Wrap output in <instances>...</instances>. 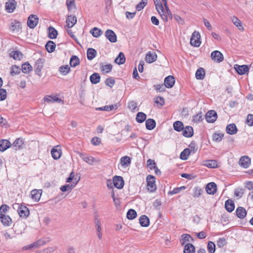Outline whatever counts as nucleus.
<instances>
[{
    "label": "nucleus",
    "instance_id": "obj_1",
    "mask_svg": "<svg viewBox=\"0 0 253 253\" xmlns=\"http://www.w3.org/2000/svg\"><path fill=\"white\" fill-rule=\"evenodd\" d=\"M13 206L14 207V208H17V211L20 217L26 218L29 215V210L25 206L20 205L19 204H15Z\"/></svg>",
    "mask_w": 253,
    "mask_h": 253
},
{
    "label": "nucleus",
    "instance_id": "obj_2",
    "mask_svg": "<svg viewBox=\"0 0 253 253\" xmlns=\"http://www.w3.org/2000/svg\"><path fill=\"white\" fill-rule=\"evenodd\" d=\"M147 189L150 192H154L156 190L155 178L154 176L149 175L147 178Z\"/></svg>",
    "mask_w": 253,
    "mask_h": 253
},
{
    "label": "nucleus",
    "instance_id": "obj_3",
    "mask_svg": "<svg viewBox=\"0 0 253 253\" xmlns=\"http://www.w3.org/2000/svg\"><path fill=\"white\" fill-rule=\"evenodd\" d=\"M200 35L199 32L194 31L190 38V44L195 47H199L200 45Z\"/></svg>",
    "mask_w": 253,
    "mask_h": 253
},
{
    "label": "nucleus",
    "instance_id": "obj_4",
    "mask_svg": "<svg viewBox=\"0 0 253 253\" xmlns=\"http://www.w3.org/2000/svg\"><path fill=\"white\" fill-rule=\"evenodd\" d=\"M156 8L164 20H167V16L164 14L165 9L160 0H154Z\"/></svg>",
    "mask_w": 253,
    "mask_h": 253
},
{
    "label": "nucleus",
    "instance_id": "obj_5",
    "mask_svg": "<svg viewBox=\"0 0 253 253\" xmlns=\"http://www.w3.org/2000/svg\"><path fill=\"white\" fill-rule=\"evenodd\" d=\"M78 154L82 159L89 165H93L95 162H98V160H96L92 156L82 153H79Z\"/></svg>",
    "mask_w": 253,
    "mask_h": 253
},
{
    "label": "nucleus",
    "instance_id": "obj_6",
    "mask_svg": "<svg viewBox=\"0 0 253 253\" xmlns=\"http://www.w3.org/2000/svg\"><path fill=\"white\" fill-rule=\"evenodd\" d=\"M39 22V18L36 15L31 14L28 17L27 25L31 29H34L36 27Z\"/></svg>",
    "mask_w": 253,
    "mask_h": 253
},
{
    "label": "nucleus",
    "instance_id": "obj_7",
    "mask_svg": "<svg viewBox=\"0 0 253 253\" xmlns=\"http://www.w3.org/2000/svg\"><path fill=\"white\" fill-rule=\"evenodd\" d=\"M114 185L118 189H122L124 185V181L123 178L120 176H114L113 178Z\"/></svg>",
    "mask_w": 253,
    "mask_h": 253
},
{
    "label": "nucleus",
    "instance_id": "obj_8",
    "mask_svg": "<svg viewBox=\"0 0 253 253\" xmlns=\"http://www.w3.org/2000/svg\"><path fill=\"white\" fill-rule=\"evenodd\" d=\"M16 6L17 2L15 0H8L5 3V10L8 13H12Z\"/></svg>",
    "mask_w": 253,
    "mask_h": 253
},
{
    "label": "nucleus",
    "instance_id": "obj_9",
    "mask_svg": "<svg viewBox=\"0 0 253 253\" xmlns=\"http://www.w3.org/2000/svg\"><path fill=\"white\" fill-rule=\"evenodd\" d=\"M205 118L208 123H213L216 120L217 115L215 111L211 110L207 113Z\"/></svg>",
    "mask_w": 253,
    "mask_h": 253
},
{
    "label": "nucleus",
    "instance_id": "obj_10",
    "mask_svg": "<svg viewBox=\"0 0 253 253\" xmlns=\"http://www.w3.org/2000/svg\"><path fill=\"white\" fill-rule=\"evenodd\" d=\"M211 59L217 62H220L223 60V54L218 50H215L211 52Z\"/></svg>",
    "mask_w": 253,
    "mask_h": 253
},
{
    "label": "nucleus",
    "instance_id": "obj_11",
    "mask_svg": "<svg viewBox=\"0 0 253 253\" xmlns=\"http://www.w3.org/2000/svg\"><path fill=\"white\" fill-rule=\"evenodd\" d=\"M234 69L238 74L240 75H244L249 71V68L246 65H239L235 64L234 65Z\"/></svg>",
    "mask_w": 253,
    "mask_h": 253
},
{
    "label": "nucleus",
    "instance_id": "obj_12",
    "mask_svg": "<svg viewBox=\"0 0 253 253\" xmlns=\"http://www.w3.org/2000/svg\"><path fill=\"white\" fill-rule=\"evenodd\" d=\"M239 163L244 168H248L251 164V159L247 156L241 157L239 160Z\"/></svg>",
    "mask_w": 253,
    "mask_h": 253
},
{
    "label": "nucleus",
    "instance_id": "obj_13",
    "mask_svg": "<svg viewBox=\"0 0 253 253\" xmlns=\"http://www.w3.org/2000/svg\"><path fill=\"white\" fill-rule=\"evenodd\" d=\"M106 38L111 42H115L117 41V36L116 34L111 30L108 29L105 33Z\"/></svg>",
    "mask_w": 253,
    "mask_h": 253
},
{
    "label": "nucleus",
    "instance_id": "obj_14",
    "mask_svg": "<svg viewBox=\"0 0 253 253\" xmlns=\"http://www.w3.org/2000/svg\"><path fill=\"white\" fill-rule=\"evenodd\" d=\"M24 144V140L21 138H18L11 144V146L14 150H17L23 149Z\"/></svg>",
    "mask_w": 253,
    "mask_h": 253
},
{
    "label": "nucleus",
    "instance_id": "obj_15",
    "mask_svg": "<svg viewBox=\"0 0 253 253\" xmlns=\"http://www.w3.org/2000/svg\"><path fill=\"white\" fill-rule=\"evenodd\" d=\"M77 23V17L75 15H68L66 19V26L68 28H72Z\"/></svg>",
    "mask_w": 253,
    "mask_h": 253
},
{
    "label": "nucleus",
    "instance_id": "obj_16",
    "mask_svg": "<svg viewBox=\"0 0 253 253\" xmlns=\"http://www.w3.org/2000/svg\"><path fill=\"white\" fill-rule=\"evenodd\" d=\"M52 158L55 160L59 159L61 156V150L59 146L53 147L51 150Z\"/></svg>",
    "mask_w": 253,
    "mask_h": 253
},
{
    "label": "nucleus",
    "instance_id": "obj_17",
    "mask_svg": "<svg viewBox=\"0 0 253 253\" xmlns=\"http://www.w3.org/2000/svg\"><path fill=\"white\" fill-rule=\"evenodd\" d=\"M43 68V61L42 59H39L37 60L35 65V72L36 74L39 76H41V70Z\"/></svg>",
    "mask_w": 253,
    "mask_h": 253
},
{
    "label": "nucleus",
    "instance_id": "obj_18",
    "mask_svg": "<svg viewBox=\"0 0 253 253\" xmlns=\"http://www.w3.org/2000/svg\"><path fill=\"white\" fill-rule=\"evenodd\" d=\"M206 190L209 194H214L216 192V185L214 182L209 183L206 187Z\"/></svg>",
    "mask_w": 253,
    "mask_h": 253
},
{
    "label": "nucleus",
    "instance_id": "obj_19",
    "mask_svg": "<svg viewBox=\"0 0 253 253\" xmlns=\"http://www.w3.org/2000/svg\"><path fill=\"white\" fill-rule=\"evenodd\" d=\"M21 29V23L17 20H14L10 23V30L13 32H19Z\"/></svg>",
    "mask_w": 253,
    "mask_h": 253
},
{
    "label": "nucleus",
    "instance_id": "obj_20",
    "mask_svg": "<svg viewBox=\"0 0 253 253\" xmlns=\"http://www.w3.org/2000/svg\"><path fill=\"white\" fill-rule=\"evenodd\" d=\"M11 146L10 142L6 139L0 140V151L3 152Z\"/></svg>",
    "mask_w": 253,
    "mask_h": 253
},
{
    "label": "nucleus",
    "instance_id": "obj_21",
    "mask_svg": "<svg viewBox=\"0 0 253 253\" xmlns=\"http://www.w3.org/2000/svg\"><path fill=\"white\" fill-rule=\"evenodd\" d=\"M175 83L174 78L172 76H169L164 81V84L167 88L172 87Z\"/></svg>",
    "mask_w": 253,
    "mask_h": 253
},
{
    "label": "nucleus",
    "instance_id": "obj_22",
    "mask_svg": "<svg viewBox=\"0 0 253 253\" xmlns=\"http://www.w3.org/2000/svg\"><path fill=\"white\" fill-rule=\"evenodd\" d=\"M182 134L186 137H192L194 134L193 127L191 126H186L185 127H184Z\"/></svg>",
    "mask_w": 253,
    "mask_h": 253
},
{
    "label": "nucleus",
    "instance_id": "obj_23",
    "mask_svg": "<svg viewBox=\"0 0 253 253\" xmlns=\"http://www.w3.org/2000/svg\"><path fill=\"white\" fill-rule=\"evenodd\" d=\"M226 132L230 135H233L237 132L238 129L234 124H231L226 126Z\"/></svg>",
    "mask_w": 253,
    "mask_h": 253
},
{
    "label": "nucleus",
    "instance_id": "obj_24",
    "mask_svg": "<svg viewBox=\"0 0 253 253\" xmlns=\"http://www.w3.org/2000/svg\"><path fill=\"white\" fill-rule=\"evenodd\" d=\"M44 100L48 103H53L55 102H62L63 103V101L57 97L56 95L54 96H45L44 97Z\"/></svg>",
    "mask_w": 253,
    "mask_h": 253
},
{
    "label": "nucleus",
    "instance_id": "obj_25",
    "mask_svg": "<svg viewBox=\"0 0 253 253\" xmlns=\"http://www.w3.org/2000/svg\"><path fill=\"white\" fill-rule=\"evenodd\" d=\"M131 163V159L129 157L126 156L122 157L120 159V164L122 167L126 168Z\"/></svg>",
    "mask_w": 253,
    "mask_h": 253
},
{
    "label": "nucleus",
    "instance_id": "obj_26",
    "mask_svg": "<svg viewBox=\"0 0 253 253\" xmlns=\"http://www.w3.org/2000/svg\"><path fill=\"white\" fill-rule=\"evenodd\" d=\"M157 55L155 53L149 52L145 56V60L147 63H151L157 60Z\"/></svg>",
    "mask_w": 253,
    "mask_h": 253
},
{
    "label": "nucleus",
    "instance_id": "obj_27",
    "mask_svg": "<svg viewBox=\"0 0 253 253\" xmlns=\"http://www.w3.org/2000/svg\"><path fill=\"white\" fill-rule=\"evenodd\" d=\"M1 222L4 226H9L12 224V219L9 215L0 216Z\"/></svg>",
    "mask_w": 253,
    "mask_h": 253
},
{
    "label": "nucleus",
    "instance_id": "obj_28",
    "mask_svg": "<svg viewBox=\"0 0 253 253\" xmlns=\"http://www.w3.org/2000/svg\"><path fill=\"white\" fill-rule=\"evenodd\" d=\"M139 223L141 226L148 227L149 225L150 221L149 218L145 215H141L139 218Z\"/></svg>",
    "mask_w": 253,
    "mask_h": 253
},
{
    "label": "nucleus",
    "instance_id": "obj_29",
    "mask_svg": "<svg viewBox=\"0 0 253 253\" xmlns=\"http://www.w3.org/2000/svg\"><path fill=\"white\" fill-rule=\"evenodd\" d=\"M31 197L36 202H38L41 198L42 192L40 190L34 189L31 192Z\"/></svg>",
    "mask_w": 253,
    "mask_h": 253
},
{
    "label": "nucleus",
    "instance_id": "obj_30",
    "mask_svg": "<svg viewBox=\"0 0 253 253\" xmlns=\"http://www.w3.org/2000/svg\"><path fill=\"white\" fill-rule=\"evenodd\" d=\"M225 208L228 212H232L235 208L234 201L230 199L227 200L225 203Z\"/></svg>",
    "mask_w": 253,
    "mask_h": 253
},
{
    "label": "nucleus",
    "instance_id": "obj_31",
    "mask_svg": "<svg viewBox=\"0 0 253 253\" xmlns=\"http://www.w3.org/2000/svg\"><path fill=\"white\" fill-rule=\"evenodd\" d=\"M236 213L237 217L241 219L244 218L247 214L245 209L241 207H238L236 209Z\"/></svg>",
    "mask_w": 253,
    "mask_h": 253
},
{
    "label": "nucleus",
    "instance_id": "obj_32",
    "mask_svg": "<svg viewBox=\"0 0 253 253\" xmlns=\"http://www.w3.org/2000/svg\"><path fill=\"white\" fill-rule=\"evenodd\" d=\"M77 181L76 182H73L71 184H66L65 185H63L61 186L60 188V190L62 192H66V191H69L70 192L71 190L75 187V186L77 184Z\"/></svg>",
    "mask_w": 253,
    "mask_h": 253
},
{
    "label": "nucleus",
    "instance_id": "obj_33",
    "mask_svg": "<svg viewBox=\"0 0 253 253\" xmlns=\"http://www.w3.org/2000/svg\"><path fill=\"white\" fill-rule=\"evenodd\" d=\"M55 43L52 41H48L45 46L47 51L49 53L53 52L55 50Z\"/></svg>",
    "mask_w": 253,
    "mask_h": 253
},
{
    "label": "nucleus",
    "instance_id": "obj_34",
    "mask_svg": "<svg viewBox=\"0 0 253 253\" xmlns=\"http://www.w3.org/2000/svg\"><path fill=\"white\" fill-rule=\"evenodd\" d=\"M145 125L148 130H152L156 126V122L154 119H148L146 121Z\"/></svg>",
    "mask_w": 253,
    "mask_h": 253
},
{
    "label": "nucleus",
    "instance_id": "obj_35",
    "mask_svg": "<svg viewBox=\"0 0 253 253\" xmlns=\"http://www.w3.org/2000/svg\"><path fill=\"white\" fill-rule=\"evenodd\" d=\"M58 35L57 31L53 27L50 26L48 28V37L50 39H55Z\"/></svg>",
    "mask_w": 253,
    "mask_h": 253
},
{
    "label": "nucleus",
    "instance_id": "obj_36",
    "mask_svg": "<svg viewBox=\"0 0 253 253\" xmlns=\"http://www.w3.org/2000/svg\"><path fill=\"white\" fill-rule=\"evenodd\" d=\"M10 56L15 60H20L23 58V54L19 51H12L9 53Z\"/></svg>",
    "mask_w": 253,
    "mask_h": 253
},
{
    "label": "nucleus",
    "instance_id": "obj_37",
    "mask_svg": "<svg viewBox=\"0 0 253 253\" xmlns=\"http://www.w3.org/2000/svg\"><path fill=\"white\" fill-rule=\"evenodd\" d=\"M205 71L203 68H199L196 71L195 76L198 80H203L205 76Z\"/></svg>",
    "mask_w": 253,
    "mask_h": 253
},
{
    "label": "nucleus",
    "instance_id": "obj_38",
    "mask_svg": "<svg viewBox=\"0 0 253 253\" xmlns=\"http://www.w3.org/2000/svg\"><path fill=\"white\" fill-rule=\"evenodd\" d=\"M173 128L175 130L180 132L184 129V125L181 121H176L173 123Z\"/></svg>",
    "mask_w": 253,
    "mask_h": 253
},
{
    "label": "nucleus",
    "instance_id": "obj_39",
    "mask_svg": "<svg viewBox=\"0 0 253 253\" xmlns=\"http://www.w3.org/2000/svg\"><path fill=\"white\" fill-rule=\"evenodd\" d=\"M126 61V58L125 54L123 52H120L118 57L115 59V62L121 65L124 64Z\"/></svg>",
    "mask_w": 253,
    "mask_h": 253
},
{
    "label": "nucleus",
    "instance_id": "obj_40",
    "mask_svg": "<svg viewBox=\"0 0 253 253\" xmlns=\"http://www.w3.org/2000/svg\"><path fill=\"white\" fill-rule=\"evenodd\" d=\"M100 76L98 73H94L90 77V81L92 84H96L99 83Z\"/></svg>",
    "mask_w": 253,
    "mask_h": 253
},
{
    "label": "nucleus",
    "instance_id": "obj_41",
    "mask_svg": "<svg viewBox=\"0 0 253 253\" xmlns=\"http://www.w3.org/2000/svg\"><path fill=\"white\" fill-rule=\"evenodd\" d=\"M195 247L192 244L188 243L185 246L184 253H195Z\"/></svg>",
    "mask_w": 253,
    "mask_h": 253
},
{
    "label": "nucleus",
    "instance_id": "obj_42",
    "mask_svg": "<svg viewBox=\"0 0 253 253\" xmlns=\"http://www.w3.org/2000/svg\"><path fill=\"white\" fill-rule=\"evenodd\" d=\"M96 51L92 48H89L87 50V57L89 60H92L96 55Z\"/></svg>",
    "mask_w": 253,
    "mask_h": 253
},
{
    "label": "nucleus",
    "instance_id": "obj_43",
    "mask_svg": "<svg viewBox=\"0 0 253 253\" xmlns=\"http://www.w3.org/2000/svg\"><path fill=\"white\" fill-rule=\"evenodd\" d=\"M231 21L233 24L238 28L239 30H243L244 28L242 26L241 21L236 16H233L231 17Z\"/></svg>",
    "mask_w": 253,
    "mask_h": 253
},
{
    "label": "nucleus",
    "instance_id": "obj_44",
    "mask_svg": "<svg viewBox=\"0 0 253 253\" xmlns=\"http://www.w3.org/2000/svg\"><path fill=\"white\" fill-rule=\"evenodd\" d=\"M33 69L32 66L28 63L26 62L22 65V71L24 73H29Z\"/></svg>",
    "mask_w": 253,
    "mask_h": 253
},
{
    "label": "nucleus",
    "instance_id": "obj_45",
    "mask_svg": "<svg viewBox=\"0 0 253 253\" xmlns=\"http://www.w3.org/2000/svg\"><path fill=\"white\" fill-rule=\"evenodd\" d=\"M146 119V115L143 112H138L136 117V120L138 123H143Z\"/></svg>",
    "mask_w": 253,
    "mask_h": 253
},
{
    "label": "nucleus",
    "instance_id": "obj_46",
    "mask_svg": "<svg viewBox=\"0 0 253 253\" xmlns=\"http://www.w3.org/2000/svg\"><path fill=\"white\" fill-rule=\"evenodd\" d=\"M90 32L92 35V36L95 38L99 37L103 33L102 30L97 27H94L92 29Z\"/></svg>",
    "mask_w": 253,
    "mask_h": 253
},
{
    "label": "nucleus",
    "instance_id": "obj_47",
    "mask_svg": "<svg viewBox=\"0 0 253 253\" xmlns=\"http://www.w3.org/2000/svg\"><path fill=\"white\" fill-rule=\"evenodd\" d=\"M190 154V150L185 148L180 154V158L183 160H186Z\"/></svg>",
    "mask_w": 253,
    "mask_h": 253
},
{
    "label": "nucleus",
    "instance_id": "obj_48",
    "mask_svg": "<svg viewBox=\"0 0 253 253\" xmlns=\"http://www.w3.org/2000/svg\"><path fill=\"white\" fill-rule=\"evenodd\" d=\"M115 108H117L116 105H111L108 106H105L101 107L96 108V110L100 111H110L113 110Z\"/></svg>",
    "mask_w": 253,
    "mask_h": 253
},
{
    "label": "nucleus",
    "instance_id": "obj_49",
    "mask_svg": "<svg viewBox=\"0 0 253 253\" xmlns=\"http://www.w3.org/2000/svg\"><path fill=\"white\" fill-rule=\"evenodd\" d=\"M80 63V60L79 58L75 55H73L70 61V64L71 66L72 67H76Z\"/></svg>",
    "mask_w": 253,
    "mask_h": 253
},
{
    "label": "nucleus",
    "instance_id": "obj_50",
    "mask_svg": "<svg viewBox=\"0 0 253 253\" xmlns=\"http://www.w3.org/2000/svg\"><path fill=\"white\" fill-rule=\"evenodd\" d=\"M137 215V213L134 210L129 209L126 214V217L128 219H133Z\"/></svg>",
    "mask_w": 253,
    "mask_h": 253
},
{
    "label": "nucleus",
    "instance_id": "obj_51",
    "mask_svg": "<svg viewBox=\"0 0 253 253\" xmlns=\"http://www.w3.org/2000/svg\"><path fill=\"white\" fill-rule=\"evenodd\" d=\"M186 188L185 186H182L180 187H176L174 188L172 191L169 192L168 194L172 195L180 193L182 190H185Z\"/></svg>",
    "mask_w": 253,
    "mask_h": 253
},
{
    "label": "nucleus",
    "instance_id": "obj_52",
    "mask_svg": "<svg viewBox=\"0 0 253 253\" xmlns=\"http://www.w3.org/2000/svg\"><path fill=\"white\" fill-rule=\"evenodd\" d=\"M20 68L16 65H12L11 67L10 74L11 76L19 74L20 73Z\"/></svg>",
    "mask_w": 253,
    "mask_h": 253
},
{
    "label": "nucleus",
    "instance_id": "obj_53",
    "mask_svg": "<svg viewBox=\"0 0 253 253\" xmlns=\"http://www.w3.org/2000/svg\"><path fill=\"white\" fill-rule=\"evenodd\" d=\"M224 136V134L220 133H214L213 134L212 138L214 141L217 142L221 141Z\"/></svg>",
    "mask_w": 253,
    "mask_h": 253
},
{
    "label": "nucleus",
    "instance_id": "obj_54",
    "mask_svg": "<svg viewBox=\"0 0 253 253\" xmlns=\"http://www.w3.org/2000/svg\"><path fill=\"white\" fill-rule=\"evenodd\" d=\"M209 253H214L215 251V245L211 241H209L207 246Z\"/></svg>",
    "mask_w": 253,
    "mask_h": 253
},
{
    "label": "nucleus",
    "instance_id": "obj_55",
    "mask_svg": "<svg viewBox=\"0 0 253 253\" xmlns=\"http://www.w3.org/2000/svg\"><path fill=\"white\" fill-rule=\"evenodd\" d=\"M112 65L111 64H107L101 66V71L105 73H108L111 71Z\"/></svg>",
    "mask_w": 253,
    "mask_h": 253
},
{
    "label": "nucleus",
    "instance_id": "obj_56",
    "mask_svg": "<svg viewBox=\"0 0 253 253\" xmlns=\"http://www.w3.org/2000/svg\"><path fill=\"white\" fill-rule=\"evenodd\" d=\"M70 71V68L67 65L62 66L59 68V71L60 72V73L64 75H66L68 73H69Z\"/></svg>",
    "mask_w": 253,
    "mask_h": 253
},
{
    "label": "nucleus",
    "instance_id": "obj_57",
    "mask_svg": "<svg viewBox=\"0 0 253 253\" xmlns=\"http://www.w3.org/2000/svg\"><path fill=\"white\" fill-rule=\"evenodd\" d=\"M194 193L193 196L195 198L199 197L203 192L202 189L199 187H195L193 189Z\"/></svg>",
    "mask_w": 253,
    "mask_h": 253
},
{
    "label": "nucleus",
    "instance_id": "obj_58",
    "mask_svg": "<svg viewBox=\"0 0 253 253\" xmlns=\"http://www.w3.org/2000/svg\"><path fill=\"white\" fill-rule=\"evenodd\" d=\"M205 165L210 168H215L217 167V163L214 160H208Z\"/></svg>",
    "mask_w": 253,
    "mask_h": 253
},
{
    "label": "nucleus",
    "instance_id": "obj_59",
    "mask_svg": "<svg viewBox=\"0 0 253 253\" xmlns=\"http://www.w3.org/2000/svg\"><path fill=\"white\" fill-rule=\"evenodd\" d=\"M50 240L49 238H42L40 239L39 240L37 241L38 247L39 248L41 246H43L44 245L48 243L50 241Z\"/></svg>",
    "mask_w": 253,
    "mask_h": 253
},
{
    "label": "nucleus",
    "instance_id": "obj_60",
    "mask_svg": "<svg viewBox=\"0 0 253 253\" xmlns=\"http://www.w3.org/2000/svg\"><path fill=\"white\" fill-rule=\"evenodd\" d=\"M154 87L158 91L164 92L165 91L167 87L165 84H158L154 85Z\"/></svg>",
    "mask_w": 253,
    "mask_h": 253
},
{
    "label": "nucleus",
    "instance_id": "obj_61",
    "mask_svg": "<svg viewBox=\"0 0 253 253\" xmlns=\"http://www.w3.org/2000/svg\"><path fill=\"white\" fill-rule=\"evenodd\" d=\"M94 222H95V226L96 227L97 232H101V223H100V221L98 218V216H95Z\"/></svg>",
    "mask_w": 253,
    "mask_h": 253
},
{
    "label": "nucleus",
    "instance_id": "obj_62",
    "mask_svg": "<svg viewBox=\"0 0 253 253\" xmlns=\"http://www.w3.org/2000/svg\"><path fill=\"white\" fill-rule=\"evenodd\" d=\"M147 3V0H142L140 3L136 5V9L138 11L141 10L145 6Z\"/></svg>",
    "mask_w": 253,
    "mask_h": 253
},
{
    "label": "nucleus",
    "instance_id": "obj_63",
    "mask_svg": "<svg viewBox=\"0 0 253 253\" xmlns=\"http://www.w3.org/2000/svg\"><path fill=\"white\" fill-rule=\"evenodd\" d=\"M66 4L68 7V10L70 11L73 8L75 7V0H67Z\"/></svg>",
    "mask_w": 253,
    "mask_h": 253
},
{
    "label": "nucleus",
    "instance_id": "obj_64",
    "mask_svg": "<svg viewBox=\"0 0 253 253\" xmlns=\"http://www.w3.org/2000/svg\"><path fill=\"white\" fill-rule=\"evenodd\" d=\"M247 124L249 126H253V114H249L247 117Z\"/></svg>",
    "mask_w": 253,
    "mask_h": 253
}]
</instances>
